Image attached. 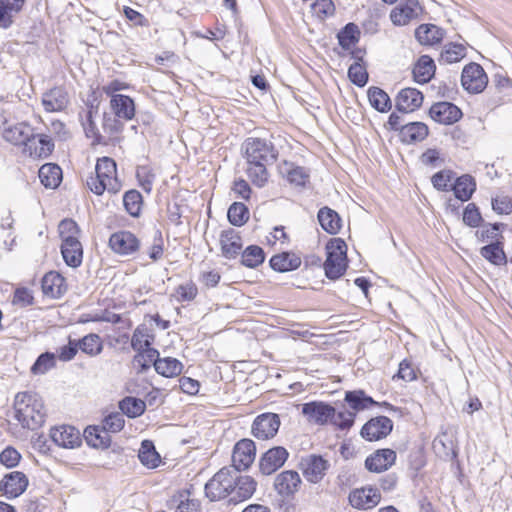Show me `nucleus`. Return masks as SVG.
<instances>
[{
	"instance_id": "58",
	"label": "nucleus",
	"mask_w": 512,
	"mask_h": 512,
	"mask_svg": "<svg viewBox=\"0 0 512 512\" xmlns=\"http://www.w3.org/2000/svg\"><path fill=\"white\" fill-rule=\"evenodd\" d=\"M348 77L353 84L359 87L365 86L368 81V73L358 61L349 67Z\"/></svg>"
},
{
	"instance_id": "64",
	"label": "nucleus",
	"mask_w": 512,
	"mask_h": 512,
	"mask_svg": "<svg viewBox=\"0 0 512 512\" xmlns=\"http://www.w3.org/2000/svg\"><path fill=\"white\" fill-rule=\"evenodd\" d=\"M20 459V453L13 447H7L0 453V462L7 468L17 466Z\"/></svg>"
},
{
	"instance_id": "18",
	"label": "nucleus",
	"mask_w": 512,
	"mask_h": 512,
	"mask_svg": "<svg viewBox=\"0 0 512 512\" xmlns=\"http://www.w3.org/2000/svg\"><path fill=\"white\" fill-rule=\"evenodd\" d=\"M431 118L444 125H451L462 117L461 110L453 103L438 102L431 106L429 110Z\"/></svg>"
},
{
	"instance_id": "34",
	"label": "nucleus",
	"mask_w": 512,
	"mask_h": 512,
	"mask_svg": "<svg viewBox=\"0 0 512 512\" xmlns=\"http://www.w3.org/2000/svg\"><path fill=\"white\" fill-rule=\"evenodd\" d=\"M427 135L428 127L422 122H411L401 127V140L407 144L422 141L427 137Z\"/></svg>"
},
{
	"instance_id": "1",
	"label": "nucleus",
	"mask_w": 512,
	"mask_h": 512,
	"mask_svg": "<svg viewBox=\"0 0 512 512\" xmlns=\"http://www.w3.org/2000/svg\"><path fill=\"white\" fill-rule=\"evenodd\" d=\"M242 150L248 178L254 185L263 187L269 178L267 167L278 159L277 148L271 139L249 137L242 144Z\"/></svg>"
},
{
	"instance_id": "2",
	"label": "nucleus",
	"mask_w": 512,
	"mask_h": 512,
	"mask_svg": "<svg viewBox=\"0 0 512 512\" xmlns=\"http://www.w3.org/2000/svg\"><path fill=\"white\" fill-rule=\"evenodd\" d=\"M15 418L23 428L35 430L45 422L44 403L37 393L19 392L14 400Z\"/></svg>"
},
{
	"instance_id": "52",
	"label": "nucleus",
	"mask_w": 512,
	"mask_h": 512,
	"mask_svg": "<svg viewBox=\"0 0 512 512\" xmlns=\"http://www.w3.org/2000/svg\"><path fill=\"white\" fill-rule=\"evenodd\" d=\"M123 204L131 216L137 217L142 207V195L137 190H129L123 196Z\"/></svg>"
},
{
	"instance_id": "57",
	"label": "nucleus",
	"mask_w": 512,
	"mask_h": 512,
	"mask_svg": "<svg viewBox=\"0 0 512 512\" xmlns=\"http://www.w3.org/2000/svg\"><path fill=\"white\" fill-rule=\"evenodd\" d=\"M55 366V356L53 353H43L41 354L33 366L31 367V371L33 374H45L47 371L52 369Z\"/></svg>"
},
{
	"instance_id": "59",
	"label": "nucleus",
	"mask_w": 512,
	"mask_h": 512,
	"mask_svg": "<svg viewBox=\"0 0 512 512\" xmlns=\"http://www.w3.org/2000/svg\"><path fill=\"white\" fill-rule=\"evenodd\" d=\"M354 418V412L347 410L336 412V409L334 408V416L331 417V424L342 430L349 429L354 423Z\"/></svg>"
},
{
	"instance_id": "44",
	"label": "nucleus",
	"mask_w": 512,
	"mask_h": 512,
	"mask_svg": "<svg viewBox=\"0 0 512 512\" xmlns=\"http://www.w3.org/2000/svg\"><path fill=\"white\" fill-rule=\"evenodd\" d=\"M138 457L140 462L149 468H155L160 463V456L155 450L153 443L149 440L142 442Z\"/></svg>"
},
{
	"instance_id": "28",
	"label": "nucleus",
	"mask_w": 512,
	"mask_h": 512,
	"mask_svg": "<svg viewBox=\"0 0 512 512\" xmlns=\"http://www.w3.org/2000/svg\"><path fill=\"white\" fill-rule=\"evenodd\" d=\"M61 253L68 266L76 268L81 265L83 249L79 239H70L66 242H62Z\"/></svg>"
},
{
	"instance_id": "46",
	"label": "nucleus",
	"mask_w": 512,
	"mask_h": 512,
	"mask_svg": "<svg viewBox=\"0 0 512 512\" xmlns=\"http://www.w3.org/2000/svg\"><path fill=\"white\" fill-rule=\"evenodd\" d=\"M154 341V336L149 333V329L145 325L136 327L131 338V347L133 350H143L150 347Z\"/></svg>"
},
{
	"instance_id": "21",
	"label": "nucleus",
	"mask_w": 512,
	"mask_h": 512,
	"mask_svg": "<svg viewBox=\"0 0 512 512\" xmlns=\"http://www.w3.org/2000/svg\"><path fill=\"white\" fill-rule=\"evenodd\" d=\"M421 12L418 0H406L391 11L390 18L395 25L403 26L416 19Z\"/></svg>"
},
{
	"instance_id": "35",
	"label": "nucleus",
	"mask_w": 512,
	"mask_h": 512,
	"mask_svg": "<svg viewBox=\"0 0 512 512\" xmlns=\"http://www.w3.org/2000/svg\"><path fill=\"white\" fill-rule=\"evenodd\" d=\"M25 0H0V27L9 28L13 17L19 13Z\"/></svg>"
},
{
	"instance_id": "39",
	"label": "nucleus",
	"mask_w": 512,
	"mask_h": 512,
	"mask_svg": "<svg viewBox=\"0 0 512 512\" xmlns=\"http://www.w3.org/2000/svg\"><path fill=\"white\" fill-rule=\"evenodd\" d=\"M368 98L371 106L379 112H387L392 107L389 95L379 87H370Z\"/></svg>"
},
{
	"instance_id": "42",
	"label": "nucleus",
	"mask_w": 512,
	"mask_h": 512,
	"mask_svg": "<svg viewBox=\"0 0 512 512\" xmlns=\"http://www.w3.org/2000/svg\"><path fill=\"white\" fill-rule=\"evenodd\" d=\"M466 56V48L462 44L448 43L446 44L440 54L439 62L452 64L460 61Z\"/></svg>"
},
{
	"instance_id": "27",
	"label": "nucleus",
	"mask_w": 512,
	"mask_h": 512,
	"mask_svg": "<svg viewBox=\"0 0 512 512\" xmlns=\"http://www.w3.org/2000/svg\"><path fill=\"white\" fill-rule=\"evenodd\" d=\"M222 255L227 259L235 258L242 249L241 237L238 232L230 228L222 231L220 235Z\"/></svg>"
},
{
	"instance_id": "51",
	"label": "nucleus",
	"mask_w": 512,
	"mask_h": 512,
	"mask_svg": "<svg viewBox=\"0 0 512 512\" xmlns=\"http://www.w3.org/2000/svg\"><path fill=\"white\" fill-rule=\"evenodd\" d=\"M229 222L234 226H242L249 219V211L245 204L234 202L227 212Z\"/></svg>"
},
{
	"instance_id": "37",
	"label": "nucleus",
	"mask_w": 512,
	"mask_h": 512,
	"mask_svg": "<svg viewBox=\"0 0 512 512\" xmlns=\"http://www.w3.org/2000/svg\"><path fill=\"white\" fill-rule=\"evenodd\" d=\"M301 265V259L293 253L284 252L274 255L270 259V266L278 272H287L297 269Z\"/></svg>"
},
{
	"instance_id": "33",
	"label": "nucleus",
	"mask_w": 512,
	"mask_h": 512,
	"mask_svg": "<svg viewBox=\"0 0 512 512\" xmlns=\"http://www.w3.org/2000/svg\"><path fill=\"white\" fill-rule=\"evenodd\" d=\"M415 37L422 45H434L444 37V31L433 24H422L415 30Z\"/></svg>"
},
{
	"instance_id": "20",
	"label": "nucleus",
	"mask_w": 512,
	"mask_h": 512,
	"mask_svg": "<svg viewBox=\"0 0 512 512\" xmlns=\"http://www.w3.org/2000/svg\"><path fill=\"white\" fill-rule=\"evenodd\" d=\"M381 494L377 488L355 489L349 494L350 504L357 509H371L378 505Z\"/></svg>"
},
{
	"instance_id": "50",
	"label": "nucleus",
	"mask_w": 512,
	"mask_h": 512,
	"mask_svg": "<svg viewBox=\"0 0 512 512\" xmlns=\"http://www.w3.org/2000/svg\"><path fill=\"white\" fill-rule=\"evenodd\" d=\"M340 46L343 49H350L359 39V30L354 23L347 24L337 35Z\"/></svg>"
},
{
	"instance_id": "62",
	"label": "nucleus",
	"mask_w": 512,
	"mask_h": 512,
	"mask_svg": "<svg viewBox=\"0 0 512 512\" xmlns=\"http://www.w3.org/2000/svg\"><path fill=\"white\" fill-rule=\"evenodd\" d=\"M463 221L470 227L479 226L482 221L481 214L474 203H469L463 212Z\"/></svg>"
},
{
	"instance_id": "48",
	"label": "nucleus",
	"mask_w": 512,
	"mask_h": 512,
	"mask_svg": "<svg viewBox=\"0 0 512 512\" xmlns=\"http://www.w3.org/2000/svg\"><path fill=\"white\" fill-rule=\"evenodd\" d=\"M480 254L494 265H503L506 263V255L499 242L482 247Z\"/></svg>"
},
{
	"instance_id": "24",
	"label": "nucleus",
	"mask_w": 512,
	"mask_h": 512,
	"mask_svg": "<svg viewBox=\"0 0 512 512\" xmlns=\"http://www.w3.org/2000/svg\"><path fill=\"white\" fill-rule=\"evenodd\" d=\"M395 460V451L391 449H381L367 457L365 466L371 472L380 473L390 468L394 464Z\"/></svg>"
},
{
	"instance_id": "55",
	"label": "nucleus",
	"mask_w": 512,
	"mask_h": 512,
	"mask_svg": "<svg viewBox=\"0 0 512 512\" xmlns=\"http://www.w3.org/2000/svg\"><path fill=\"white\" fill-rule=\"evenodd\" d=\"M59 233L62 242H66L70 239H79L80 229L74 220L64 219L59 224Z\"/></svg>"
},
{
	"instance_id": "25",
	"label": "nucleus",
	"mask_w": 512,
	"mask_h": 512,
	"mask_svg": "<svg viewBox=\"0 0 512 512\" xmlns=\"http://www.w3.org/2000/svg\"><path fill=\"white\" fill-rule=\"evenodd\" d=\"M41 287L44 295L53 299L60 298L67 290L65 279L55 271L44 275Z\"/></svg>"
},
{
	"instance_id": "38",
	"label": "nucleus",
	"mask_w": 512,
	"mask_h": 512,
	"mask_svg": "<svg viewBox=\"0 0 512 512\" xmlns=\"http://www.w3.org/2000/svg\"><path fill=\"white\" fill-rule=\"evenodd\" d=\"M476 189V183L472 176L462 175L458 177L452 186L455 197L461 201H468Z\"/></svg>"
},
{
	"instance_id": "22",
	"label": "nucleus",
	"mask_w": 512,
	"mask_h": 512,
	"mask_svg": "<svg viewBox=\"0 0 512 512\" xmlns=\"http://www.w3.org/2000/svg\"><path fill=\"white\" fill-rule=\"evenodd\" d=\"M235 471V484L231 490L230 502L237 504L249 499L255 492L257 482L250 476H237Z\"/></svg>"
},
{
	"instance_id": "19",
	"label": "nucleus",
	"mask_w": 512,
	"mask_h": 512,
	"mask_svg": "<svg viewBox=\"0 0 512 512\" xmlns=\"http://www.w3.org/2000/svg\"><path fill=\"white\" fill-rule=\"evenodd\" d=\"M423 99V94L416 88H404L395 97V107L402 113L414 112L422 105Z\"/></svg>"
},
{
	"instance_id": "9",
	"label": "nucleus",
	"mask_w": 512,
	"mask_h": 512,
	"mask_svg": "<svg viewBox=\"0 0 512 512\" xmlns=\"http://www.w3.org/2000/svg\"><path fill=\"white\" fill-rule=\"evenodd\" d=\"M3 137L14 145H25L28 150L32 149L36 141L33 127L26 122L6 127L3 131Z\"/></svg>"
},
{
	"instance_id": "17",
	"label": "nucleus",
	"mask_w": 512,
	"mask_h": 512,
	"mask_svg": "<svg viewBox=\"0 0 512 512\" xmlns=\"http://www.w3.org/2000/svg\"><path fill=\"white\" fill-rule=\"evenodd\" d=\"M288 451L281 446L269 449L261 457L259 469L263 475H271L284 465L288 458Z\"/></svg>"
},
{
	"instance_id": "31",
	"label": "nucleus",
	"mask_w": 512,
	"mask_h": 512,
	"mask_svg": "<svg viewBox=\"0 0 512 512\" xmlns=\"http://www.w3.org/2000/svg\"><path fill=\"white\" fill-rule=\"evenodd\" d=\"M434 60L428 55H422L413 68V77L420 84L428 83L435 73Z\"/></svg>"
},
{
	"instance_id": "30",
	"label": "nucleus",
	"mask_w": 512,
	"mask_h": 512,
	"mask_svg": "<svg viewBox=\"0 0 512 512\" xmlns=\"http://www.w3.org/2000/svg\"><path fill=\"white\" fill-rule=\"evenodd\" d=\"M87 444L93 448L107 449L111 444V437L103 426H88L83 433Z\"/></svg>"
},
{
	"instance_id": "13",
	"label": "nucleus",
	"mask_w": 512,
	"mask_h": 512,
	"mask_svg": "<svg viewBox=\"0 0 512 512\" xmlns=\"http://www.w3.org/2000/svg\"><path fill=\"white\" fill-rule=\"evenodd\" d=\"M110 248L119 255H131L139 250L140 241L130 231H118L109 238Z\"/></svg>"
},
{
	"instance_id": "16",
	"label": "nucleus",
	"mask_w": 512,
	"mask_h": 512,
	"mask_svg": "<svg viewBox=\"0 0 512 512\" xmlns=\"http://www.w3.org/2000/svg\"><path fill=\"white\" fill-rule=\"evenodd\" d=\"M42 105L46 112H61L70 102L69 94L63 86L53 87L42 94Z\"/></svg>"
},
{
	"instance_id": "26",
	"label": "nucleus",
	"mask_w": 512,
	"mask_h": 512,
	"mask_svg": "<svg viewBox=\"0 0 512 512\" xmlns=\"http://www.w3.org/2000/svg\"><path fill=\"white\" fill-rule=\"evenodd\" d=\"M110 107L116 117L125 121L132 120L135 115L134 101L127 95H112Z\"/></svg>"
},
{
	"instance_id": "8",
	"label": "nucleus",
	"mask_w": 512,
	"mask_h": 512,
	"mask_svg": "<svg viewBox=\"0 0 512 512\" xmlns=\"http://www.w3.org/2000/svg\"><path fill=\"white\" fill-rule=\"evenodd\" d=\"M302 414L308 423L323 426L331 423L334 407L322 401H311L302 405Z\"/></svg>"
},
{
	"instance_id": "43",
	"label": "nucleus",
	"mask_w": 512,
	"mask_h": 512,
	"mask_svg": "<svg viewBox=\"0 0 512 512\" xmlns=\"http://www.w3.org/2000/svg\"><path fill=\"white\" fill-rule=\"evenodd\" d=\"M171 506L176 505L175 512H200V503L189 498V492L183 491L172 497Z\"/></svg>"
},
{
	"instance_id": "36",
	"label": "nucleus",
	"mask_w": 512,
	"mask_h": 512,
	"mask_svg": "<svg viewBox=\"0 0 512 512\" xmlns=\"http://www.w3.org/2000/svg\"><path fill=\"white\" fill-rule=\"evenodd\" d=\"M38 176H39L41 183L46 188L55 189L61 183L62 170L56 164L46 163L40 167Z\"/></svg>"
},
{
	"instance_id": "3",
	"label": "nucleus",
	"mask_w": 512,
	"mask_h": 512,
	"mask_svg": "<svg viewBox=\"0 0 512 512\" xmlns=\"http://www.w3.org/2000/svg\"><path fill=\"white\" fill-rule=\"evenodd\" d=\"M95 177L87 180L89 189L96 195H102L105 191L116 194L122 184L117 178L116 163L112 158L103 157L97 160L95 166Z\"/></svg>"
},
{
	"instance_id": "15",
	"label": "nucleus",
	"mask_w": 512,
	"mask_h": 512,
	"mask_svg": "<svg viewBox=\"0 0 512 512\" xmlns=\"http://www.w3.org/2000/svg\"><path fill=\"white\" fill-rule=\"evenodd\" d=\"M393 422L386 416H378L369 420L361 429V435L368 441H377L389 435Z\"/></svg>"
},
{
	"instance_id": "23",
	"label": "nucleus",
	"mask_w": 512,
	"mask_h": 512,
	"mask_svg": "<svg viewBox=\"0 0 512 512\" xmlns=\"http://www.w3.org/2000/svg\"><path fill=\"white\" fill-rule=\"evenodd\" d=\"M301 478L296 471L287 470L277 475L274 481L275 490L282 496H291L298 491Z\"/></svg>"
},
{
	"instance_id": "56",
	"label": "nucleus",
	"mask_w": 512,
	"mask_h": 512,
	"mask_svg": "<svg viewBox=\"0 0 512 512\" xmlns=\"http://www.w3.org/2000/svg\"><path fill=\"white\" fill-rule=\"evenodd\" d=\"M124 424L125 420L121 412L110 413L102 421L103 429H105L108 434L121 431Z\"/></svg>"
},
{
	"instance_id": "47",
	"label": "nucleus",
	"mask_w": 512,
	"mask_h": 512,
	"mask_svg": "<svg viewBox=\"0 0 512 512\" xmlns=\"http://www.w3.org/2000/svg\"><path fill=\"white\" fill-rule=\"evenodd\" d=\"M136 352L133 363L138 365L142 371L147 370L151 364L155 367V362L159 360V351L151 346Z\"/></svg>"
},
{
	"instance_id": "5",
	"label": "nucleus",
	"mask_w": 512,
	"mask_h": 512,
	"mask_svg": "<svg viewBox=\"0 0 512 512\" xmlns=\"http://www.w3.org/2000/svg\"><path fill=\"white\" fill-rule=\"evenodd\" d=\"M235 472L231 467L220 469L205 485V494L210 501H218L231 496L235 484Z\"/></svg>"
},
{
	"instance_id": "54",
	"label": "nucleus",
	"mask_w": 512,
	"mask_h": 512,
	"mask_svg": "<svg viewBox=\"0 0 512 512\" xmlns=\"http://www.w3.org/2000/svg\"><path fill=\"white\" fill-rule=\"evenodd\" d=\"M79 349L91 356L98 355L102 349V342L97 334H89L78 342Z\"/></svg>"
},
{
	"instance_id": "40",
	"label": "nucleus",
	"mask_w": 512,
	"mask_h": 512,
	"mask_svg": "<svg viewBox=\"0 0 512 512\" xmlns=\"http://www.w3.org/2000/svg\"><path fill=\"white\" fill-rule=\"evenodd\" d=\"M182 369V363L176 358H159V360L155 362L156 372L164 377L178 376L182 372Z\"/></svg>"
},
{
	"instance_id": "4",
	"label": "nucleus",
	"mask_w": 512,
	"mask_h": 512,
	"mask_svg": "<svg viewBox=\"0 0 512 512\" xmlns=\"http://www.w3.org/2000/svg\"><path fill=\"white\" fill-rule=\"evenodd\" d=\"M326 251L325 274L329 279H338L347 269V245L342 239L334 238L327 243Z\"/></svg>"
},
{
	"instance_id": "14",
	"label": "nucleus",
	"mask_w": 512,
	"mask_h": 512,
	"mask_svg": "<svg viewBox=\"0 0 512 512\" xmlns=\"http://www.w3.org/2000/svg\"><path fill=\"white\" fill-rule=\"evenodd\" d=\"M52 441L59 447L74 449L81 445L80 431L70 425H61L50 430Z\"/></svg>"
},
{
	"instance_id": "29",
	"label": "nucleus",
	"mask_w": 512,
	"mask_h": 512,
	"mask_svg": "<svg viewBox=\"0 0 512 512\" xmlns=\"http://www.w3.org/2000/svg\"><path fill=\"white\" fill-rule=\"evenodd\" d=\"M98 112V106L91 105L83 114L80 113V120L85 134L88 138H92L93 145L104 143L101 134L94 122V116Z\"/></svg>"
},
{
	"instance_id": "32",
	"label": "nucleus",
	"mask_w": 512,
	"mask_h": 512,
	"mask_svg": "<svg viewBox=\"0 0 512 512\" xmlns=\"http://www.w3.org/2000/svg\"><path fill=\"white\" fill-rule=\"evenodd\" d=\"M320 226L329 234H337L341 229V218L336 211L325 206L317 214Z\"/></svg>"
},
{
	"instance_id": "61",
	"label": "nucleus",
	"mask_w": 512,
	"mask_h": 512,
	"mask_svg": "<svg viewBox=\"0 0 512 512\" xmlns=\"http://www.w3.org/2000/svg\"><path fill=\"white\" fill-rule=\"evenodd\" d=\"M453 178V173L450 170H441L434 174L431 178V182L439 191H448L451 186V181Z\"/></svg>"
},
{
	"instance_id": "12",
	"label": "nucleus",
	"mask_w": 512,
	"mask_h": 512,
	"mask_svg": "<svg viewBox=\"0 0 512 512\" xmlns=\"http://www.w3.org/2000/svg\"><path fill=\"white\" fill-rule=\"evenodd\" d=\"M29 484L27 476L20 471L6 474L0 481V491L8 499H13L25 492Z\"/></svg>"
},
{
	"instance_id": "6",
	"label": "nucleus",
	"mask_w": 512,
	"mask_h": 512,
	"mask_svg": "<svg viewBox=\"0 0 512 512\" xmlns=\"http://www.w3.org/2000/svg\"><path fill=\"white\" fill-rule=\"evenodd\" d=\"M330 467V463L322 456L310 454L300 461V469L304 478L310 483H319Z\"/></svg>"
},
{
	"instance_id": "41",
	"label": "nucleus",
	"mask_w": 512,
	"mask_h": 512,
	"mask_svg": "<svg viewBox=\"0 0 512 512\" xmlns=\"http://www.w3.org/2000/svg\"><path fill=\"white\" fill-rule=\"evenodd\" d=\"M119 408L122 414L129 418H136L145 412L146 404L139 398L128 396L119 402Z\"/></svg>"
},
{
	"instance_id": "63",
	"label": "nucleus",
	"mask_w": 512,
	"mask_h": 512,
	"mask_svg": "<svg viewBox=\"0 0 512 512\" xmlns=\"http://www.w3.org/2000/svg\"><path fill=\"white\" fill-rule=\"evenodd\" d=\"M198 289L193 282L181 284L176 289L178 301H192L197 296Z\"/></svg>"
},
{
	"instance_id": "7",
	"label": "nucleus",
	"mask_w": 512,
	"mask_h": 512,
	"mask_svg": "<svg viewBox=\"0 0 512 512\" xmlns=\"http://www.w3.org/2000/svg\"><path fill=\"white\" fill-rule=\"evenodd\" d=\"M488 82L484 69L477 63L466 65L462 71L461 84L469 93L482 92Z\"/></svg>"
},
{
	"instance_id": "60",
	"label": "nucleus",
	"mask_w": 512,
	"mask_h": 512,
	"mask_svg": "<svg viewBox=\"0 0 512 512\" xmlns=\"http://www.w3.org/2000/svg\"><path fill=\"white\" fill-rule=\"evenodd\" d=\"M122 119H119L116 117V115H112L109 113L103 114V121H102V129L105 133H108L109 135H115L122 131L123 124L121 122Z\"/></svg>"
},
{
	"instance_id": "10",
	"label": "nucleus",
	"mask_w": 512,
	"mask_h": 512,
	"mask_svg": "<svg viewBox=\"0 0 512 512\" xmlns=\"http://www.w3.org/2000/svg\"><path fill=\"white\" fill-rule=\"evenodd\" d=\"M256 456V447L252 440L242 439L238 441L232 453V469L235 471L246 470L253 463Z\"/></svg>"
},
{
	"instance_id": "45",
	"label": "nucleus",
	"mask_w": 512,
	"mask_h": 512,
	"mask_svg": "<svg viewBox=\"0 0 512 512\" xmlns=\"http://www.w3.org/2000/svg\"><path fill=\"white\" fill-rule=\"evenodd\" d=\"M345 401L355 411L364 410L368 408L370 405L378 404L371 397L366 396L362 390L346 392Z\"/></svg>"
},
{
	"instance_id": "49",
	"label": "nucleus",
	"mask_w": 512,
	"mask_h": 512,
	"mask_svg": "<svg viewBox=\"0 0 512 512\" xmlns=\"http://www.w3.org/2000/svg\"><path fill=\"white\" fill-rule=\"evenodd\" d=\"M265 259L264 251L256 245L248 246L242 253V264L249 268H255L263 263Z\"/></svg>"
},
{
	"instance_id": "53",
	"label": "nucleus",
	"mask_w": 512,
	"mask_h": 512,
	"mask_svg": "<svg viewBox=\"0 0 512 512\" xmlns=\"http://www.w3.org/2000/svg\"><path fill=\"white\" fill-rule=\"evenodd\" d=\"M54 149V143L52 142L51 138L47 135H38V138L36 137V141L33 144V147L30 151L31 155H34L39 158H46L48 157L51 152Z\"/></svg>"
},
{
	"instance_id": "11",
	"label": "nucleus",
	"mask_w": 512,
	"mask_h": 512,
	"mask_svg": "<svg viewBox=\"0 0 512 512\" xmlns=\"http://www.w3.org/2000/svg\"><path fill=\"white\" fill-rule=\"evenodd\" d=\"M280 427L279 416L275 413L258 415L252 424V434L260 440L273 438Z\"/></svg>"
}]
</instances>
